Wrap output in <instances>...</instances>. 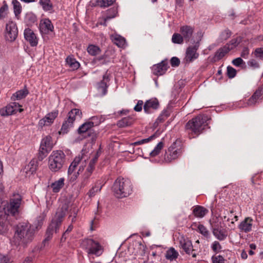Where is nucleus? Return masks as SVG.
<instances>
[{
	"label": "nucleus",
	"mask_w": 263,
	"mask_h": 263,
	"mask_svg": "<svg viewBox=\"0 0 263 263\" xmlns=\"http://www.w3.org/2000/svg\"><path fill=\"white\" fill-rule=\"evenodd\" d=\"M13 242L16 246H26L33 239L34 229L28 223H18L15 227Z\"/></svg>",
	"instance_id": "obj_1"
},
{
	"label": "nucleus",
	"mask_w": 263,
	"mask_h": 263,
	"mask_svg": "<svg viewBox=\"0 0 263 263\" xmlns=\"http://www.w3.org/2000/svg\"><path fill=\"white\" fill-rule=\"evenodd\" d=\"M69 208L68 203L63 204L57 212L48 227L45 236L52 238L53 233H57Z\"/></svg>",
	"instance_id": "obj_2"
},
{
	"label": "nucleus",
	"mask_w": 263,
	"mask_h": 263,
	"mask_svg": "<svg viewBox=\"0 0 263 263\" xmlns=\"http://www.w3.org/2000/svg\"><path fill=\"white\" fill-rule=\"evenodd\" d=\"M114 195L118 198L127 197L132 191L130 182L123 178H118L112 187Z\"/></svg>",
	"instance_id": "obj_3"
},
{
	"label": "nucleus",
	"mask_w": 263,
	"mask_h": 263,
	"mask_svg": "<svg viewBox=\"0 0 263 263\" xmlns=\"http://www.w3.org/2000/svg\"><path fill=\"white\" fill-rule=\"evenodd\" d=\"M66 162V156L61 151H53L48 158L49 168L53 172L61 170Z\"/></svg>",
	"instance_id": "obj_4"
},
{
	"label": "nucleus",
	"mask_w": 263,
	"mask_h": 263,
	"mask_svg": "<svg viewBox=\"0 0 263 263\" xmlns=\"http://www.w3.org/2000/svg\"><path fill=\"white\" fill-rule=\"evenodd\" d=\"M206 118L202 115H199L192 120H189L186 124V128L190 129L195 134H199L204 129L206 125Z\"/></svg>",
	"instance_id": "obj_5"
},
{
	"label": "nucleus",
	"mask_w": 263,
	"mask_h": 263,
	"mask_svg": "<svg viewBox=\"0 0 263 263\" xmlns=\"http://www.w3.org/2000/svg\"><path fill=\"white\" fill-rule=\"evenodd\" d=\"M82 246L86 250L88 254L100 256L103 252L102 246L92 239H85L82 241Z\"/></svg>",
	"instance_id": "obj_6"
},
{
	"label": "nucleus",
	"mask_w": 263,
	"mask_h": 263,
	"mask_svg": "<svg viewBox=\"0 0 263 263\" xmlns=\"http://www.w3.org/2000/svg\"><path fill=\"white\" fill-rule=\"evenodd\" d=\"M94 125L95 124L92 121L85 122L78 128V134L82 135L84 138H90L92 141L96 140L97 133L92 128Z\"/></svg>",
	"instance_id": "obj_7"
},
{
	"label": "nucleus",
	"mask_w": 263,
	"mask_h": 263,
	"mask_svg": "<svg viewBox=\"0 0 263 263\" xmlns=\"http://www.w3.org/2000/svg\"><path fill=\"white\" fill-rule=\"evenodd\" d=\"M181 144L179 140H176L168 148V152L164 156L166 161L171 162L172 160L175 159L181 155L182 153Z\"/></svg>",
	"instance_id": "obj_8"
},
{
	"label": "nucleus",
	"mask_w": 263,
	"mask_h": 263,
	"mask_svg": "<svg viewBox=\"0 0 263 263\" xmlns=\"http://www.w3.org/2000/svg\"><path fill=\"white\" fill-rule=\"evenodd\" d=\"M201 39L197 41H193L192 45H190L186 50L185 60L187 62L190 63L194 61L199 57V53L197 52L200 46Z\"/></svg>",
	"instance_id": "obj_9"
},
{
	"label": "nucleus",
	"mask_w": 263,
	"mask_h": 263,
	"mask_svg": "<svg viewBox=\"0 0 263 263\" xmlns=\"http://www.w3.org/2000/svg\"><path fill=\"white\" fill-rule=\"evenodd\" d=\"M22 106L16 102H11L5 107L0 109V115L2 116H6L15 114L17 111L21 112L23 109L20 108Z\"/></svg>",
	"instance_id": "obj_10"
},
{
	"label": "nucleus",
	"mask_w": 263,
	"mask_h": 263,
	"mask_svg": "<svg viewBox=\"0 0 263 263\" xmlns=\"http://www.w3.org/2000/svg\"><path fill=\"white\" fill-rule=\"evenodd\" d=\"M18 30L16 25L12 22L6 24L5 37L7 41L13 42L16 39Z\"/></svg>",
	"instance_id": "obj_11"
},
{
	"label": "nucleus",
	"mask_w": 263,
	"mask_h": 263,
	"mask_svg": "<svg viewBox=\"0 0 263 263\" xmlns=\"http://www.w3.org/2000/svg\"><path fill=\"white\" fill-rule=\"evenodd\" d=\"M21 202V198L20 196L16 198L11 199L7 206L8 214L15 216L18 212V208L20 206Z\"/></svg>",
	"instance_id": "obj_12"
},
{
	"label": "nucleus",
	"mask_w": 263,
	"mask_h": 263,
	"mask_svg": "<svg viewBox=\"0 0 263 263\" xmlns=\"http://www.w3.org/2000/svg\"><path fill=\"white\" fill-rule=\"evenodd\" d=\"M159 106V103L158 100L156 98H152L145 102L143 105V109L145 113L150 114L154 110L158 109Z\"/></svg>",
	"instance_id": "obj_13"
},
{
	"label": "nucleus",
	"mask_w": 263,
	"mask_h": 263,
	"mask_svg": "<svg viewBox=\"0 0 263 263\" xmlns=\"http://www.w3.org/2000/svg\"><path fill=\"white\" fill-rule=\"evenodd\" d=\"M180 245L186 254H192L193 257H196V254L193 253L195 250L193 249V245L191 240L182 238L180 240Z\"/></svg>",
	"instance_id": "obj_14"
},
{
	"label": "nucleus",
	"mask_w": 263,
	"mask_h": 263,
	"mask_svg": "<svg viewBox=\"0 0 263 263\" xmlns=\"http://www.w3.org/2000/svg\"><path fill=\"white\" fill-rule=\"evenodd\" d=\"M25 39L29 43L32 47H35L37 45L38 41L36 35L30 28H26L24 32Z\"/></svg>",
	"instance_id": "obj_15"
},
{
	"label": "nucleus",
	"mask_w": 263,
	"mask_h": 263,
	"mask_svg": "<svg viewBox=\"0 0 263 263\" xmlns=\"http://www.w3.org/2000/svg\"><path fill=\"white\" fill-rule=\"evenodd\" d=\"M53 26L51 21L48 18L42 20L40 23V29L41 33L48 34L53 30Z\"/></svg>",
	"instance_id": "obj_16"
},
{
	"label": "nucleus",
	"mask_w": 263,
	"mask_h": 263,
	"mask_svg": "<svg viewBox=\"0 0 263 263\" xmlns=\"http://www.w3.org/2000/svg\"><path fill=\"white\" fill-rule=\"evenodd\" d=\"M167 69V60H163L160 63L154 65L153 66L152 70L153 74L156 76L162 75L165 73Z\"/></svg>",
	"instance_id": "obj_17"
},
{
	"label": "nucleus",
	"mask_w": 263,
	"mask_h": 263,
	"mask_svg": "<svg viewBox=\"0 0 263 263\" xmlns=\"http://www.w3.org/2000/svg\"><path fill=\"white\" fill-rule=\"evenodd\" d=\"M263 94V88L262 86H259L257 89L256 90L255 92L253 94L252 97L248 100L247 104L249 106H252L261 100V97Z\"/></svg>",
	"instance_id": "obj_18"
},
{
	"label": "nucleus",
	"mask_w": 263,
	"mask_h": 263,
	"mask_svg": "<svg viewBox=\"0 0 263 263\" xmlns=\"http://www.w3.org/2000/svg\"><path fill=\"white\" fill-rule=\"evenodd\" d=\"M180 31L183 39L185 40L186 42H188L191 40L194 29L192 27L186 25L181 27Z\"/></svg>",
	"instance_id": "obj_19"
},
{
	"label": "nucleus",
	"mask_w": 263,
	"mask_h": 263,
	"mask_svg": "<svg viewBox=\"0 0 263 263\" xmlns=\"http://www.w3.org/2000/svg\"><path fill=\"white\" fill-rule=\"evenodd\" d=\"M213 235L219 240L225 239L227 236L226 231L223 229H219L218 227L212 226Z\"/></svg>",
	"instance_id": "obj_20"
},
{
	"label": "nucleus",
	"mask_w": 263,
	"mask_h": 263,
	"mask_svg": "<svg viewBox=\"0 0 263 263\" xmlns=\"http://www.w3.org/2000/svg\"><path fill=\"white\" fill-rule=\"evenodd\" d=\"M100 154V152L99 151H98L95 154L94 157L90 160L88 166L87 168V171L85 172V175H86L87 178H89L93 172L95 168V163L97 161Z\"/></svg>",
	"instance_id": "obj_21"
},
{
	"label": "nucleus",
	"mask_w": 263,
	"mask_h": 263,
	"mask_svg": "<svg viewBox=\"0 0 263 263\" xmlns=\"http://www.w3.org/2000/svg\"><path fill=\"white\" fill-rule=\"evenodd\" d=\"M53 147V143L52 138L50 136H46L42 139L40 147L42 149L47 150L48 152L51 151Z\"/></svg>",
	"instance_id": "obj_22"
},
{
	"label": "nucleus",
	"mask_w": 263,
	"mask_h": 263,
	"mask_svg": "<svg viewBox=\"0 0 263 263\" xmlns=\"http://www.w3.org/2000/svg\"><path fill=\"white\" fill-rule=\"evenodd\" d=\"M252 219L249 217L246 218L239 226V229L245 232H250L252 229Z\"/></svg>",
	"instance_id": "obj_23"
},
{
	"label": "nucleus",
	"mask_w": 263,
	"mask_h": 263,
	"mask_svg": "<svg viewBox=\"0 0 263 263\" xmlns=\"http://www.w3.org/2000/svg\"><path fill=\"white\" fill-rule=\"evenodd\" d=\"M109 81L107 73L103 77V80L98 84V89L102 95H105L107 92V83Z\"/></svg>",
	"instance_id": "obj_24"
},
{
	"label": "nucleus",
	"mask_w": 263,
	"mask_h": 263,
	"mask_svg": "<svg viewBox=\"0 0 263 263\" xmlns=\"http://www.w3.org/2000/svg\"><path fill=\"white\" fill-rule=\"evenodd\" d=\"M232 49V48H230V47H227V45H225L222 48H219L215 53V58L216 60H219L221 59L228 52H229Z\"/></svg>",
	"instance_id": "obj_25"
},
{
	"label": "nucleus",
	"mask_w": 263,
	"mask_h": 263,
	"mask_svg": "<svg viewBox=\"0 0 263 263\" xmlns=\"http://www.w3.org/2000/svg\"><path fill=\"white\" fill-rule=\"evenodd\" d=\"M82 115V112L80 109L77 108L72 109L68 112L67 120L69 122H71V123L73 124V122L76 120V116H77L80 118H81Z\"/></svg>",
	"instance_id": "obj_26"
},
{
	"label": "nucleus",
	"mask_w": 263,
	"mask_h": 263,
	"mask_svg": "<svg viewBox=\"0 0 263 263\" xmlns=\"http://www.w3.org/2000/svg\"><path fill=\"white\" fill-rule=\"evenodd\" d=\"M38 166V161L36 158L32 159L29 163L26 166L25 170L26 171V172H28L33 174L36 170Z\"/></svg>",
	"instance_id": "obj_27"
},
{
	"label": "nucleus",
	"mask_w": 263,
	"mask_h": 263,
	"mask_svg": "<svg viewBox=\"0 0 263 263\" xmlns=\"http://www.w3.org/2000/svg\"><path fill=\"white\" fill-rule=\"evenodd\" d=\"M28 93L29 91L26 88L20 90L12 95L11 100L13 101L21 100L25 98Z\"/></svg>",
	"instance_id": "obj_28"
},
{
	"label": "nucleus",
	"mask_w": 263,
	"mask_h": 263,
	"mask_svg": "<svg viewBox=\"0 0 263 263\" xmlns=\"http://www.w3.org/2000/svg\"><path fill=\"white\" fill-rule=\"evenodd\" d=\"M134 122V119L130 117L123 118L117 122L119 127H125L131 125Z\"/></svg>",
	"instance_id": "obj_29"
},
{
	"label": "nucleus",
	"mask_w": 263,
	"mask_h": 263,
	"mask_svg": "<svg viewBox=\"0 0 263 263\" xmlns=\"http://www.w3.org/2000/svg\"><path fill=\"white\" fill-rule=\"evenodd\" d=\"M82 160V156L80 155L76 157L73 161L72 162L70 166H69L68 170V174L69 175H71L75 168L77 167Z\"/></svg>",
	"instance_id": "obj_30"
},
{
	"label": "nucleus",
	"mask_w": 263,
	"mask_h": 263,
	"mask_svg": "<svg viewBox=\"0 0 263 263\" xmlns=\"http://www.w3.org/2000/svg\"><path fill=\"white\" fill-rule=\"evenodd\" d=\"M208 210L203 206L198 205L193 210V214L197 217L202 218L208 213Z\"/></svg>",
	"instance_id": "obj_31"
},
{
	"label": "nucleus",
	"mask_w": 263,
	"mask_h": 263,
	"mask_svg": "<svg viewBox=\"0 0 263 263\" xmlns=\"http://www.w3.org/2000/svg\"><path fill=\"white\" fill-rule=\"evenodd\" d=\"M40 5L45 11H52L53 6L50 0H40Z\"/></svg>",
	"instance_id": "obj_32"
},
{
	"label": "nucleus",
	"mask_w": 263,
	"mask_h": 263,
	"mask_svg": "<svg viewBox=\"0 0 263 263\" xmlns=\"http://www.w3.org/2000/svg\"><path fill=\"white\" fill-rule=\"evenodd\" d=\"M64 179L60 178L58 181H55L51 184V187L54 193H58L61 189L64 186Z\"/></svg>",
	"instance_id": "obj_33"
},
{
	"label": "nucleus",
	"mask_w": 263,
	"mask_h": 263,
	"mask_svg": "<svg viewBox=\"0 0 263 263\" xmlns=\"http://www.w3.org/2000/svg\"><path fill=\"white\" fill-rule=\"evenodd\" d=\"M66 62L73 70L78 69L80 65V63L76 59L70 56L66 58Z\"/></svg>",
	"instance_id": "obj_34"
},
{
	"label": "nucleus",
	"mask_w": 263,
	"mask_h": 263,
	"mask_svg": "<svg viewBox=\"0 0 263 263\" xmlns=\"http://www.w3.org/2000/svg\"><path fill=\"white\" fill-rule=\"evenodd\" d=\"M178 253L174 248H171L166 251L165 256L166 259L172 261L175 260L178 257Z\"/></svg>",
	"instance_id": "obj_35"
},
{
	"label": "nucleus",
	"mask_w": 263,
	"mask_h": 263,
	"mask_svg": "<svg viewBox=\"0 0 263 263\" xmlns=\"http://www.w3.org/2000/svg\"><path fill=\"white\" fill-rule=\"evenodd\" d=\"M114 44L119 47H123L125 44V40L120 35L116 34L111 37Z\"/></svg>",
	"instance_id": "obj_36"
},
{
	"label": "nucleus",
	"mask_w": 263,
	"mask_h": 263,
	"mask_svg": "<svg viewBox=\"0 0 263 263\" xmlns=\"http://www.w3.org/2000/svg\"><path fill=\"white\" fill-rule=\"evenodd\" d=\"M73 123H71V122H69L68 120H65L62 126L61 130L59 132L60 134H67L70 128L72 127Z\"/></svg>",
	"instance_id": "obj_37"
},
{
	"label": "nucleus",
	"mask_w": 263,
	"mask_h": 263,
	"mask_svg": "<svg viewBox=\"0 0 263 263\" xmlns=\"http://www.w3.org/2000/svg\"><path fill=\"white\" fill-rule=\"evenodd\" d=\"M14 12L15 16H18L22 12V6L17 0H12Z\"/></svg>",
	"instance_id": "obj_38"
},
{
	"label": "nucleus",
	"mask_w": 263,
	"mask_h": 263,
	"mask_svg": "<svg viewBox=\"0 0 263 263\" xmlns=\"http://www.w3.org/2000/svg\"><path fill=\"white\" fill-rule=\"evenodd\" d=\"M87 51L90 54L92 55H96L100 53L101 50L97 46L90 45L87 47Z\"/></svg>",
	"instance_id": "obj_39"
},
{
	"label": "nucleus",
	"mask_w": 263,
	"mask_h": 263,
	"mask_svg": "<svg viewBox=\"0 0 263 263\" xmlns=\"http://www.w3.org/2000/svg\"><path fill=\"white\" fill-rule=\"evenodd\" d=\"M242 41V37L240 36H238L236 38L233 39L229 43L226 45L227 47H230V48H232V49L237 46Z\"/></svg>",
	"instance_id": "obj_40"
},
{
	"label": "nucleus",
	"mask_w": 263,
	"mask_h": 263,
	"mask_svg": "<svg viewBox=\"0 0 263 263\" xmlns=\"http://www.w3.org/2000/svg\"><path fill=\"white\" fill-rule=\"evenodd\" d=\"M8 6L5 1L3 2V5L0 8V19L5 18L7 15Z\"/></svg>",
	"instance_id": "obj_41"
},
{
	"label": "nucleus",
	"mask_w": 263,
	"mask_h": 263,
	"mask_svg": "<svg viewBox=\"0 0 263 263\" xmlns=\"http://www.w3.org/2000/svg\"><path fill=\"white\" fill-rule=\"evenodd\" d=\"M163 145L164 144L162 142H160L158 143L157 146L155 147L154 149L151 152L150 156L152 157H155L158 155L163 148Z\"/></svg>",
	"instance_id": "obj_42"
},
{
	"label": "nucleus",
	"mask_w": 263,
	"mask_h": 263,
	"mask_svg": "<svg viewBox=\"0 0 263 263\" xmlns=\"http://www.w3.org/2000/svg\"><path fill=\"white\" fill-rule=\"evenodd\" d=\"M116 0H98V5L101 8H105L111 6Z\"/></svg>",
	"instance_id": "obj_43"
},
{
	"label": "nucleus",
	"mask_w": 263,
	"mask_h": 263,
	"mask_svg": "<svg viewBox=\"0 0 263 263\" xmlns=\"http://www.w3.org/2000/svg\"><path fill=\"white\" fill-rule=\"evenodd\" d=\"M78 212V209L75 205L71 206L69 210V217H72L71 222H73L76 220V218Z\"/></svg>",
	"instance_id": "obj_44"
},
{
	"label": "nucleus",
	"mask_w": 263,
	"mask_h": 263,
	"mask_svg": "<svg viewBox=\"0 0 263 263\" xmlns=\"http://www.w3.org/2000/svg\"><path fill=\"white\" fill-rule=\"evenodd\" d=\"M58 114V111H54L49 113L45 118L46 119L48 124L53 123L54 119L57 117Z\"/></svg>",
	"instance_id": "obj_45"
},
{
	"label": "nucleus",
	"mask_w": 263,
	"mask_h": 263,
	"mask_svg": "<svg viewBox=\"0 0 263 263\" xmlns=\"http://www.w3.org/2000/svg\"><path fill=\"white\" fill-rule=\"evenodd\" d=\"M172 42L175 44H181L183 42L182 36L179 33H174L172 36Z\"/></svg>",
	"instance_id": "obj_46"
},
{
	"label": "nucleus",
	"mask_w": 263,
	"mask_h": 263,
	"mask_svg": "<svg viewBox=\"0 0 263 263\" xmlns=\"http://www.w3.org/2000/svg\"><path fill=\"white\" fill-rule=\"evenodd\" d=\"M49 152L47 151V150H43L41 147H40L39 152L37 155V158L36 159L37 161H42L46 157L47 154Z\"/></svg>",
	"instance_id": "obj_47"
},
{
	"label": "nucleus",
	"mask_w": 263,
	"mask_h": 263,
	"mask_svg": "<svg viewBox=\"0 0 263 263\" xmlns=\"http://www.w3.org/2000/svg\"><path fill=\"white\" fill-rule=\"evenodd\" d=\"M107 61L106 60L105 55H102L99 57L96 58L92 61V63L95 64L99 63V64L103 65L107 63Z\"/></svg>",
	"instance_id": "obj_48"
},
{
	"label": "nucleus",
	"mask_w": 263,
	"mask_h": 263,
	"mask_svg": "<svg viewBox=\"0 0 263 263\" xmlns=\"http://www.w3.org/2000/svg\"><path fill=\"white\" fill-rule=\"evenodd\" d=\"M169 115L170 114L167 110H164L157 118L156 122H163L166 119V118L169 116Z\"/></svg>",
	"instance_id": "obj_49"
},
{
	"label": "nucleus",
	"mask_w": 263,
	"mask_h": 263,
	"mask_svg": "<svg viewBox=\"0 0 263 263\" xmlns=\"http://www.w3.org/2000/svg\"><path fill=\"white\" fill-rule=\"evenodd\" d=\"M155 137H156L155 134H154L147 138L143 139L141 140L136 141L132 144L136 145H140V144H142L143 143H147V142L151 141L152 139H154Z\"/></svg>",
	"instance_id": "obj_50"
},
{
	"label": "nucleus",
	"mask_w": 263,
	"mask_h": 263,
	"mask_svg": "<svg viewBox=\"0 0 263 263\" xmlns=\"http://www.w3.org/2000/svg\"><path fill=\"white\" fill-rule=\"evenodd\" d=\"M198 229L200 233L206 238L209 237L210 233L207 229L202 224H199Z\"/></svg>",
	"instance_id": "obj_51"
},
{
	"label": "nucleus",
	"mask_w": 263,
	"mask_h": 263,
	"mask_svg": "<svg viewBox=\"0 0 263 263\" xmlns=\"http://www.w3.org/2000/svg\"><path fill=\"white\" fill-rule=\"evenodd\" d=\"M236 74V70L232 67L229 66L227 67V76L230 79L233 78Z\"/></svg>",
	"instance_id": "obj_52"
},
{
	"label": "nucleus",
	"mask_w": 263,
	"mask_h": 263,
	"mask_svg": "<svg viewBox=\"0 0 263 263\" xmlns=\"http://www.w3.org/2000/svg\"><path fill=\"white\" fill-rule=\"evenodd\" d=\"M212 263H225L226 260L221 255H214L212 257Z\"/></svg>",
	"instance_id": "obj_53"
},
{
	"label": "nucleus",
	"mask_w": 263,
	"mask_h": 263,
	"mask_svg": "<svg viewBox=\"0 0 263 263\" xmlns=\"http://www.w3.org/2000/svg\"><path fill=\"white\" fill-rule=\"evenodd\" d=\"M117 13V9L115 8H112L108 10L107 19H111L116 17Z\"/></svg>",
	"instance_id": "obj_54"
},
{
	"label": "nucleus",
	"mask_w": 263,
	"mask_h": 263,
	"mask_svg": "<svg viewBox=\"0 0 263 263\" xmlns=\"http://www.w3.org/2000/svg\"><path fill=\"white\" fill-rule=\"evenodd\" d=\"M101 188H102V186H101V187H96V186L93 187L89 190V191L88 192L87 194L88 195L89 197H92L95 195V194L97 192H100L101 190Z\"/></svg>",
	"instance_id": "obj_55"
},
{
	"label": "nucleus",
	"mask_w": 263,
	"mask_h": 263,
	"mask_svg": "<svg viewBox=\"0 0 263 263\" xmlns=\"http://www.w3.org/2000/svg\"><path fill=\"white\" fill-rule=\"evenodd\" d=\"M73 226L72 224H70L68 226L66 230L63 233L61 239V241H65L67 235L72 230Z\"/></svg>",
	"instance_id": "obj_56"
},
{
	"label": "nucleus",
	"mask_w": 263,
	"mask_h": 263,
	"mask_svg": "<svg viewBox=\"0 0 263 263\" xmlns=\"http://www.w3.org/2000/svg\"><path fill=\"white\" fill-rule=\"evenodd\" d=\"M231 31L229 29L224 30L221 34V38L223 40H227L231 35Z\"/></svg>",
	"instance_id": "obj_57"
},
{
	"label": "nucleus",
	"mask_w": 263,
	"mask_h": 263,
	"mask_svg": "<svg viewBox=\"0 0 263 263\" xmlns=\"http://www.w3.org/2000/svg\"><path fill=\"white\" fill-rule=\"evenodd\" d=\"M171 64L172 67H178L180 63V60L177 57H173L171 59Z\"/></svg>",
	"instance_id": "obj_58"
},
{
	"label": "nucleus",
	"mask_w": 263,
	"mask_h": 263,
	"mask_svg": "<svg viewBox=\"0 0 263 263\" xmlns=\"http://www.w3.org/2000/svg\"><path fill=\"white\" fill-rule=\"evenodd\" d=\"M254 55L256 58L260 59L263 58V49L262 48H256L254 51Z\"/></svg>",
	"instance_id": "obj_59"
},
{
	"label": "nucleus",
	"mask_w": 263,
	"mask_h": 263,
	"mask_svg": "<svg viewBox=\"0 0 263 263\" xmlns=\"http://www.w3.org/2000/svg\"><path fill=\"white\" fill-rule=\"evenodd\" d=\"M51 238L50 237H48L47 236H45V239L43 240L42 245L40 247V249H43L46 246H48L49 245V241Z\"/></svg>",
	"instance_id": "obj_60"
},
{
	"label": "nucleus",
	"mask_w": 263,
	"mask_h": 263,
	"mask_svg": "<svg viewBox=\"0 0 263 263\" xmlns=\"http://www.w3.org/2000/svg\"><path fill=\"white\" fill-rule=\"evenodd\" d=\"M243 63V61L241 58H236L232 61V64L237 67L240 66Z\"/></svg>",
	"instance_id": "obj_61"
},
{
	"label": "nucleus",
	"mask_w": 263,
	"mask_h": 263,
	"mask_svg": "<svg viewBox=\"0 0 263 263\" xmlns=\"http://www.w3.org/2000/svg\"><path fill=\"white\" fill-rule=\"evenodd\" d=\"M143 102L142 100H139L137 105L134 107V110L136 111H140L142 110Z\"/></svg>",
	"instance_id": "obj_62"
},
{
	"label": "nucleus",
	"mask_w": 263,
	"mask_h": 263,
	"mask_svg": "<svg viewBox=\"0 0 263 263\" xmlns=\"http://www.w3.org/2000/svg\"><path fill=\"white\" fill-rule=\"evenodd\" d=\"M249 54V50L248 47H244L241 53V57L244 59H247Z\"/></svg>",
	"instance_id": "obj_63"
},
{
	"label": "nucleus",
	"mask_w": 263,
	"mask_h": 263,
	"mask_svg": "<svg viewBox=\"0 0 263 263\" xmlns=\"http://www.w3.org/2000/svg\"><path fill=\"white\" fill-rule=\"evenodd\" d=\"M248 65L253 68L259 67V64L256 60L254 59L249 61L248 62Z\"/></svg>",
	"instance_id": "obj_64"
}]
</instances>
